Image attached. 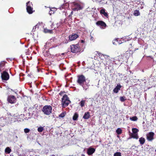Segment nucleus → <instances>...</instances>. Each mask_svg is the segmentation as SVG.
Segmentation results:
<instances>
[{
	"label": "nucleus",
	"instance_id": "473e14b6",
	"mask_svg": "<svg viewBox=\"0 0 156 156\" xmlns=\"http://www.w3.org/2000/svg\"><path fill=\"white\" fill-rule=\"evenodd\" d=\"M30 131V129L28 128H25L24 129V132L25 133H29Z\"/></svg>",
	"mask_w": 156,
	"mask_h": 156
},
{
	"label": "nucleus",
	"instance_id": "6e6552de",
	"mask_svg": "<svg viewBox=\"0 0 156 156\" xmlns=\"http://www.w3.org/2000/svg\"><path fill=\"white\" fill-rule=\"evenodd\" d=\"M154 133L152 132H150L146 135L147 139L150 141H152L154 139Z\"/></svg>",
	"mask_w": 156,
	"mask_h": 156
},
{
	"label": "nucleus",
	"instance_id": "9d476101",
	"mask_svg": "<svg viewBox=\"0 0 156 156\" xmlns=\"http://www.w3.org/2000/svg\"><path fill=\"white\" fill-rule=\"evenodd\" d=\"M96 24L97 25L100 26V28L103 29L106 26V23L103 21H98L96 22Z\"/></svg>",
	"mask_w": 156,
	"mask_h": 156
},
{
	"label": "nucleus",
	"instance_id": "0eeeda50",
	"mask_svg": "<svg viewBox=\"0 0 156 156\" xmlns=\"http://www.w3.org/2000/svg\"><path fill=\"white\" fill-rule=\"evenodd\" d=\"M1 77L2 80H7L9 78L8 73L5 71H3L1 73Z\"/></svg>",
	"mask_w": 156,
	"mask_h": 156
},
{
	"label": "nucleus",
	"instance_id": "c85d7f7f",
	"mask_svg": "<svg viewBox=\"0 0 156 156\" xmlns=\"http://www.w3.org/2000/svg\"><path fill=\"white\" fill-rule=\"evenodd\" d=\"M85 102L84 100H82L80 102V104L81 107H83L84 106Z\"/></svg>",
	"mask_w": 156,
	"mask_h": 156
},
{
	"label": "nucleus",
	"instance_id": "c03bdc74",
	"mask_svg": "<svg viewBox=\"0 0 156 156\" xmlns=\"http://www.w3.org/2000/svg\"><path fill=\"white\" fill-rule=\"evenodd\" d=\"M122 39H123V40L124 39H125V38H124V37H123V38H122Z\"/></svg>",
	"mask_w": 156,
	"mask_h": 156
},
{
	"label": "nucleus",
	"instance_id": "aec40b11",
	"mask_svg": "<svg viewBox=\"0 0 156 156\" xmlns=\"http://www.w3.org/2000/svg\"><path fill=\"white\" fill-rule=\"evenodd\" d=\"M133 14L135 16H138L140 15V13L139 11L137 10H135L134 11Z\"/></svg>",
	"mask_w": 156,
	"mask_h": 156
},
{
	"label": "nucleus",
	"instance_id": "37998d69",
	"mask_svg": "<svg viewBox=\"0 0 156 156\" xmlns=\"http://www.w3.org/2000/svg\"><path fill=\"white\" fill-rule=\"evenodd\" d=\"M46 45H44V47H45H45H46Z\"/></svg>",
	"mask_w": 156,
	"mask_h": 156
},
{
	"label": "nucleus",
	"instance_id": "9b49d317",
	"mask_svg": "<svg viewBox=\"0 0 156 156\" xmlns=\"http://www.w3.org/2000/svg\"><path fill=\"white\" fill-rule=\"evenodd\" d=\"M78 37V35L76 34H72L69 35V37L70 41H72L75 40Z\"/></svg>",
	"mask_w": 156,
	"mask_h": 156
},
{
	"label": "nucleus",
	"instance_id": "4c0bfd02",
	"mask_svg": "<svg viewBox=\"0 0 156 156\" xmlns=\"http://www.w3.org/2000/svg\"><path fill=\"white\" fill-rule=\"evenodd\" d=\"M54 13V12H53V13H52V12H50L49 13V14H50V15H51V14L52 13Z\"/></svg>",
	"mask_w": 156,
	"mask_h": 156
},
{
	"label": "nucleus",
	"instance_id": "f03ea898",
	"mask_svg": "<svg viewBox=\"0 0 156 156\" xmlns=\"http://www.w3.org/2000/svg\"><path fill=\"white\" fill-rule=\"evenodd\" d=\"M52 108L50 105H45L44 106L43 108L42 111L44 114L46 115H49L52 112Z\"/></svg>",
	"mask_w": 156,
	"mask_h": 156
},
{
	"label": "nucleus",
	"instance_id": "49530a36",
	"mask_svg": "<svg viewBox=\"0 0 156 156\" xmlns=\"http://www.w3.org/2000/svg\"><path fill=\"white\" fill-rule=\"evenodd\" d=\"M101 2V1H98V2Z\"/></svg>",
	"mask_w": 156,
	"mask_h": 156
},
{
	"label": "nucleus",
	"instance_id": "1a4fd4ad",
	"mask_svg": "<svg viewBox=\"0 0 156 156\" xmlns=\"http://www.w3.org/2000/svg\"><path fill=\"white\" fill-rule=\"evenodd\" d=\"M16 98L13 95H9L8 97L7 100L10 103L12 104L15 103L16 101Z\"/></svg>",
	"mask_w": 156,
	"mask_h": 156
},
{
	"label": "nucleus",
	"instance_id": "f8f14e48",
	"mask_svg": "<svg viewBox=\"0 0 156 156\" xmlns=\"http://www.w3.org/2000/svg\"><path fill=\"white\" fill-rule=\"evenodd\" d=\"M36 109V108L33 107L30 108L29 109L28 114L30 116H32L33 115Z\"/></svg>",
	"mask_w": 156,
	"mask_h": 156
},
{
	"label": "nucleus",
	"instance_id": "423d86ee",
	"mask_svg": "<svg viewBox=\"0 0 156 156\" xmlns=\"http://www.w3.org/2000/svg\"><path fill=\"white\" fill-rule=\"evenodd\" d=\"M27 10L29 14H32L33 12V4L32 3L28 2L27 3Z\"/></svg>",
	"mask_w": 156,
	"mask_h": 156
},
{
	"label": "nucleus",
	"instance_id": "7ed1b4c3",
	"mask_svg": "<svg viewBox=\"0 0 156 156\" xmlns=\"http://www.w3.org/2000/svg\"><path fill=\"white\" fill-rule=\"evenodd\" d=\"M83 8V6L79 3L75 2H73V3L72 9L74 11H77L78 10L82 9Z\"/></svg>",
	"mask_w": 156,
	"mask_h": 156
},
{
	"label": "nucleus",
	"instance_id": "58836bf2",
	"mask_svg": "<svg viewBox=\"0 0 156 156\" xmlns=\"http://www.w3.org/2000/svg\"><path fill=\"white\" fill-rule=\"evenodd\" d=\"M119 44H121L122 43V42H119L118 43Z\"/></svg>",
	"mask_w": 156,
	"mask_h": 156
},
{
	"label": "nucleus",
	"instance_id": "a211bd4d",
	"mask_svg": "<svg viewBox=\"0 0 156 156\" xmlns=\"http://www.w3.org/2000/svg\"><path fill=\"white\" fill-rule=\"evenodd\" d=\"M139 141L140 144L141 145H143L145 142V139L143 137H141L139 138Z\"/></svg>",
	"mask_w": 156,
	"mask_h": 156
},
{
	"label": "nucleus",
	"instance_id": "de8ad7c7",
	"mask_svg": "<svg viewBox=\"0 0 156 156\" xmlns=\"http://www.w3.org/2000/svg\"><path fill=\"white\" fill-rule=\"evenodd\" d=\"M61 8L62 7H61L60 8V9H61Z\"/></svg>",
	"mask_w": 156,
	"mask_h": 156
},
{
	"label": "nucleus",
	"instance_id": "e433bc0d",
	"mask_svg": "<svg viewBox=\"0 0 156 156\" xmlns=\"http://www.w3.org/2000/svg\"><path fill=\"white\" fill-rule=\"evenodd\" d=\"M73 14V11H72L70 13V14L69 15V16H70L71 15H72Z\"/></svg>",
	"mask_w": 156,
	"mask_h": 156
},
{
	"label": "nucleus",
	"instance_id": "cd10ccee",
	"mask_svg": "<svg viewBox=\"0 0 156 156\" xmlns=\"http://www.w3.org/2000/svg\"><path fill=\"white\" fill-rule=\"evenodd\" d=\"M122 131V129L120 128H119L116 130V132L118 134H120L121 133Z\"/></svg>",
	"mask_w": 156,
	"mask_h": 156
},
{
	"label": "nucleus",
	"instance_id": "79ce46f5",
	"mask_svg": "<svg viewBox=\"0 0 156 156\" xmlns=\"http://www.w3.org/2000/svg\"><path fill=\"white\" fill-rule=\"evenodd\" d=\"M62 55H64V53H62Z\"/></svg>",
	"mask_w": 156,
	"mask_h": 156
},
{
	"label": "nucleus",
	"instance_id": "39448f33",
	"mask_svg": "<svg viewBox=\"0 0 156 156\" xmlns=\"http://www.w3.org/2000/svg\"><path fill=\"white\" fill-rule=\"evenodd\" d=\"M71 51L73 53H76L80 51V46L79 44H72L70 46Z\"/></svg>",
	"mask_w": 156,
	"mask_h": 156
},
{
	"label": "nucleus",
	"instance_id": "f257e3e1",
	"mask_svg": "<svg viewBox=\"0 0 156 156\" xmlns=\"http://www.w3.org/2000/svg\"><path fill=\"white\" fill-rule=\"evenodd\" d=\"M86 78L83 75H81L78 76L77 83L80 86H82L83 90H86L88 87L87 85V87L84 86V83H86Z\"/></svg>",
	"mask_w": 156,
	"mask_h": 156
},
{
	"label": "nucleus",
	"instance_id": "09e8293b",
	"mask_svg": "<svg viewBox=\"0 0 156 156\" xmlns=\"http://www.w3.org/2000/svg\"><path fill=\"white\" fill-rule=\"evenodd\" d=\"M155 97H156V95L155 96Z\"/></svg>",
	"mask_w": 156,
	"mask_h": 156
},
{
	"label": "nucleus",
	"instance_id": "4468645a",
	"mask_svg": "<svg viewBox=\"0 0 156 156\" xmlns=\"http://www.w3.org/2000/svg\"><path fill=\"white\" fill-rule=\"evenodd\" d=\"M122 86L120 84H118L113 90V92L115 93H117L120 90Z\"/></svg>",
	"mask_w": 156,
	"mask_h": 156
},
{
	"label": "nucleus",
	"instance_id": "72a5a7b5",
	"mask_svg": "<svg viewBox=\"0 0 156 156\" xmlns=\"http://www.w3.org/2000/svg\"><path fill=\"white\" fill-rule=\"evenodd\" d=\"M118 41H117V39H115L114 40H113L112 41V43L114 45H116V42H117Z\"/></svg>",
	"mask_w": 156,
	"mask_h": 156
},
{
	"label": "nucleus",
	"instance_id": "a878e982",
	"mask_svg": "<svg viewBox=\"0 0 156 156\" xmlns=\"http://www.w3.org/2000/svg\"><path fill=\"white\" fill-rule=\"evenodd\" d=\"M44 129V127L40 126L37 129V131L39 132H42Z\"/></svg>",
	"mask_w": 156,
	"mask_h": 156
},
{
	"label": "nucleus",
	"instance_id": "ddd939ff",
	"mask_svg": "<svg viewBox=\"0 0 156 156\" xmlns=\"http://www.w3.org/2000/svg\"><path fill=\"white\" fill-rule=\"evenodd\" d=\"M95 151V149L91 147H89L87 150V153L89 155H91L94 153Z\"/></svg>",
	"mask_w": 156,
	"mask_h": 156
},
{
	"label": "nucleus",
	"instance_id": "20e7f679",
	"mask_svg": "<svg viewBox=\"0 0 156 156\" xmlns=\"http://www.w3.org/2000/svg\"><path fill=\"white\" fill-rule=\"evenodd\" d=\"M70 101L69 100V98L67 95H64L62 99V106L65 107L67 106L70 103Z\"/></svg>",
	"mask_w": 156,
	"mask_h": 156
},
{
	"label": "nucleus",
	"instance_id": "bb28decb",
	"mask_svg": "<svg viewBox=\"0 0 156 156\" xmlns=\"http://www.w3.org/2000/svg\"><path fill=\"white\" fill-rule=\"evenodd\" d=\"M129 119L131 121H136L138 118L136 116H135L132 117H130Z\"/></svg>",
	"mask_w": 156,
	"mask_h": 156
},
{
	"label": "nucleus",
	"instance_id": "5701e85b",
	"mask_svg": "<svg viewBox=\"0 0 156 156\" xmlns=\"http://www.w3.org/2000/svg\"><path fill=\"white\" fill-rule=\"evenodd\" d=\"M131 136L132 138L136 139H138V137L137 133H132L131 134Z\"/></svg>",
	"mask_w": 156,
	"mask_h": 156
},
{
	"label": "nucleus",
	"instance_id": "2f4dec72",
	"mask_svg": "<svg viewBox=\"0 0 156 156\" xmlns=\"http://www.w3.org/2000/svg\"><path fill=\"white\" fill-rule=\"evenodd\" d=\"M120 100L121 101L123 102L126 100L125 97H121L120 98Z\"/></svg>",
	"mask_w": 156,
	"mask_h": 156
},
{
	"label": "nucleus",
	"instance_id": "c756f323",
	"mask_svg": "<svg viewBox=\"0 0 156 156\" xmlns=\"http://www.w3.org/2000/svg\"><path fill=\"white\" fill-rule=\"evenodd\" d=\"M114 156H121V154L119 152H116L114 154Z\"/></svg>",
	"mask_w": 156,
	"mask_h": 156
},
{
	"label": "nucleus",
	"instance_id": "dca6fc26",
	"mask_svg": "<svg viewBox=\"0 0 156 156\" xmlns=\"http://www.w3.org/2000/svg\"><path fill=\"white\" fill-rule=\"evenodd\" d=\"M90 112H86L83 117V118L84 119H88L90 118Z\"/></svg>",
	"mask_w": 156,
	"mask_h": 156
},
{
	"label": "nucleus",
	"instance_id": "a19ab883",
	"mask_svg": "<svg viewBox=\"0 0 156 156\" xmlns=\"http://www.w3.org/2000/svg\"><path fill=\"white\" fill-rule=\"evenodd\" d=\"M51 156H55L54 154H52V155H51Z\"/></svg>",
	"mask_w": 156,
	"mask_h": 156
},
{
	"label": "nucleus",
	"instance_id": "4be33fe9",
	"mask_svg": "<svg viewBox=\"0 0 156 156\" xmlns=\"http://www.w3.org/2000/svg\"><path fill=\"white\" fill-rule=\"evenodd\" d=\"M5 63L4 62L0 63V72L4 69Z\"/></svg>",
	"mask_w": 156,
	"mask_h": 156
},
{
	"label": "nucleus",
	"instance_id": "ea45409f",
	"mask_svg": "<svg viewBox=\"0 0 156 156\" xmlns=\"http://www.w3.org/2000/svg\"><path fill=\"white\" fill-rule=\"evenodd\" d=\"M64 8V5H63V6H62V8Z\"/></svg>",
	"mask_w": 156,
	"mask_h": 156
},
{
	"label": "nucleus",
	"instance_id": "a18cd8bd",
	"mask_svg": "<svg viewBox=\"0 0 156 156\" xmlns=\"http://www.w3.org/2000/svg\"><path fill=\"white\" fill-rule=\"evenodd\" d=\"M82 42H83V40H82Z\"/></svg>",
	"mask_w": 156,
	"mask_h": 156
},
{
	"label": "nucleus",
	"instance_id": "f704fd0d",
	"mask_svg": "<svg viewBox=\"0 0 156 156\" xmlns=\"http://www.w3.org/2000/svg\"><path fill=\"white\" fill-rule=\"evenodd\" d=\"M64 116H65V114L64 113H62L60 114L59 115V116L60 117H61V118H62V117H64Z\"/></svg>",
	"mask_w": 156,
	"mask_h": 156
},
{
	"label": "nucleus",
	"instance_id": "b1692460",
	"mask_svg": "<svg viewBox=\"0 0 156 156\" xmlns=\"http://www.w3.org/2000/svg\"><path fill=\"white\" fill-rule=\"evenodd\" d=\"M78 117V115L76 113H75L73 117V119L74 121L76 120Z\"/></svg>",
	"mask_w": 156,
	"mask_h": 156
},
{
	"label": "nucleus",
	"instance_id": "2eb2a0df",
	"mask_svg": "<svg viewBox=\"0 0 156 156\" xmlns=\"http://www.w3.org/2000/svg\"><path fill=\"white\" fill-rule=\"evenodd\" d=\"M100 13L103 15L104 16L106 17L107 18L108 17V13L105 12V9L103 8H102L100 11Z\"/></svg>",
	"mask_w": 156,
	"mask_h": 156
},
{
	"label": "nucleus",
	"instance_id": "c9c22d12",
	"mask_svg": "<svg viewBox=\"0 0 156 156\" xmlns=\"http://www.w3.org/2000/svg\"><path fill=\"white\" fill-rule=\"evenodd\" d=\"M98 54V55L100 56V57L102 59H103V56H101V55H103L104 54H102L100 53H99Z\"/></svg>",
	"mask_w": 156,
	"mask_h": 156
},
{
	"label": "nucleus",
	"instance_id": "7c9ffc66",
	"mask_svg": "<svg viewBox=\"0 0 156 156\" xmlns=\"http://www.w3.org/2000/svg\"><path fill=\"white\" fill-rule=\"evenodd\" d=\"M132 131L133 133H137L138 131V130L136 128L132 129Z\"/></svg>",
	"mask_w": 156,
	"mask_h": 156
},
{
	"label": "nucleus",
	"instance_id": "412c9836",
	"mask_svg": "<svg viewBox=\"0 0 156 156\" xmlns=\"http://www.w3.org/2000/svg\"><path fill=\"white\" fill-rule=\"evenodd\" d=\"M101 56H103V58H104L106 61H109L110 59V57L108 55H101Z\"/></svg>",
	"mask_w": 156,
	"mask_h": 156
},
{
	"label": "nucleus",
	"instance_id": "393cba45",
	"mask_svg": "<svg viewBox=\"0 0 156 156\" xmlns=\"http://www.w3.org/2000/svg\"><path fill=\"white\" fill-rule=\"evenodd\" d=\"M11 151V149L9 147H7L5 150V153L8 154H9Z\"/></svg>",
	"mask_w": 156,
	"mask_h": 156
},
{
	"label": "nucleus",
	"instance_id": "f3484780",
	"mask_svg": "<svg viewBox=\"0 0 156 156\" xmlns=\"http://www.w3.org/2000/svg\"><path fill=\"white\" fill-rule=\"evenodd\" d=\"M23 115L21 114L20 115H14L13 118H12V119L13 118H15V120H12V121H13L14 122L16 121V120L18 121L19 119V118L20 117H22L23 116Z\"/></svg>",
	"mask_w": 156,
	"mask_h": 156
},
{
	"label": "nucleus",
	"instance_id": "6ab92c4d",
	"mask_svg": "<svg viewBox=\"0 0 156 156\" xmlns=\"http://www.w3.org/2000/svg\"><path fill=\"white\" fill-rule=\"evenodd\" d=\"M44 32L45 33H48L50 34H52L53 33L52 30H48L47 28H45L44 30Z\"/></svg>",
	"mask_w": 156,
	"mask_h": 156
}]
</instances>
